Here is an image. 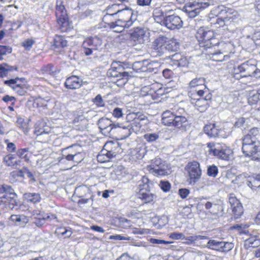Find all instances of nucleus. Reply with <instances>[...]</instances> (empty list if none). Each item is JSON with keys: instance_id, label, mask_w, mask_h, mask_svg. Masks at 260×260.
<instances>
[{"instance_id": "nucleus-1", "label": "nucleus", "mask_w": 260, "mask_h": 260, "mask_svg": "<svg viewBox=\"0 0 260 260\" xmlns=\"http://www.w3.org/2000/svg\"><path fill=\"white\" fill-rule=\"evenodd\" d=\"M251 77L255 78L260 77V70L256 66V61L249 60L234 68V77L240 78Z\"/></svg>"}, {"instance_id": "nucleus-2", "label": "nucleus", "mask_w": 260, "mask_h": 260, "mask_svg": "<svg viewBox=\"0 0 260 260\" xmlns=\"http://www.w3.org/2000/svg\"><path fill=\"white\" fill-rule=\"evenodd\" d=\"M214 32L207 27H201L197 31L196 38L200 46L205 49L210 48L218 43Z\"/></svg>"}, {"instance_id": "nucleus-3", "label": "nucleus", "mask_w": 260, "mask_h": 260, "mask_svg": "<svg viewBox=\"0 0 260 260\" xmlns=\"http://www.w3.org/2000/svg\"><path fill=\"white\" fill-rule=\"evenodd\" d=\"M242 150L245 156L254 160H260V142L257 140H252L249 136H244Z\"/></svg>"}, {"instance_id": "nucleus-4", "label": "nucleus", "mask_w": 260, "mask_h": 260, "mask_svg": "<svg viewBox=\"0 0 260 260\" xmlns=\"http://www.w3.org/2000/svg\"><path fill=\"white\" fill-rule=\"evenodd\" d=\"M82 148L79 145H73L67 147L63 150V156L58 160V162L60 163L65 162L66 160L73 161L75 163L80 162L84 158V155L81 152Z\"/></svg>"}, {"instance_id": "nucleus-5", "label": "nucleus", "mask_w": 260, "mask_h": 260, "mask_svg": "<svg viewBox=\"0 0 260 260\" xmlns=\"http://www.w3.org/2000/svg\"><path fill=\"white\" fill-rule=\"evenodd\" d=\"M146 169L154 175L167 176L171 173V168L168 164L162 162L159 158L152 160L151 164L147 166Z\"/></svg>"}, {"instance_id": "nucleus-6", "label": "nucleus", "mask_w": 260, "mask_h": 260, "mask_svg": "<svg viewBox=\"0 0 260 260\" xmlns=\"http://www.w3.org/2000/svg\"><path fill=\"white\" fill-rule=\"evenodd\" d=\"M208 151L210 154L217 156L224 160H229L233 157V151L230 148L220 146L214 143H209L207 145Z\"/></svg>"}, {"instance_id": "nucleus-7", "label": "nucleus", "mask_w": 260, "mask_h": 260, "mask_svg": "<svg viewBox=\"0 0 260 260\" xmlns=\"http://www.w3.org/2000/svg\"><path fill=\"white\" fill-rule=\"evenodd\" d=\"M185 171L188 177L190 184H194L201 178L202 173L200 164L197 161L187 163L185 167Z\"/></svg>"}, {"instance_id": "nucleus-8", "label": "nucleus", "mask_w": 260, "mask_h": 260, "mask_svg": "<svg viewBox=\"0 0 260 260\" xmlns=\"http://www.w3.org/2000/svg\"><path fill=\"white\" fill-rule=\"evenodd\" d=\"M129 39L135 45L145 44L150 41L149 33L141 27H136L130 30Z\"/></svg>"}, {"instance_id": "nucleus-9", "label": "nucleus", "mask_w": 260, "mask_h": 260, "mask_svg": "<svg viewBox=\"0 0 260 260\" xmlns=\"http://www.w3.org/2000/svg\"><path fill=\"white\" fill-rule=\"evenodd\" d=\"M210 5V2H188L185 4L184 11L189 17L193 18L199 14L202 9H205Z\"/></svg>"}, {"instance_id": "nucleus-10", "label": "nucleus", "mask_w": 260, "mask_h": 260, "mask_svg": "<svg viewBox=\"0 0 260 260\" xmlns=\"http://www.w3.org/2000/svg\"><path fill=\"white\" fill-rule=\"evenodd\" d=\"M102 40L98 37L89 38L86 39L82 44L84 48V53L87 56L92 53V50H97L102 45Z\"/></svg>"}, {"instance_id": "nucleus-11", "label": "nucleus", "mask_w": 260, "mask_h": 260, "mask_svg": "<svg viewBox=\"0 0 260 260\" xmlns=\"http://www.w3.org/2000/svg\"><path fill=\"white\" fill-rule=\"evenodd\" d=\"M205 80L203 78H197L192 79L189 83L190 89H194L196 93L195 96L201 97L205 93L207 92V89L205 85Z\"/></svg>"}, {"instance_id": "nucleus-12", "label": "nucleus", "mask_w": 260, "mask_h": 260, "mask_svg": "<svg viewBox=\"0 0 260 260\" xmlns=\"http://www.w3.org/2000/svg\"><path fill=\"white\" fill-rule=\"evenodd\" d=\"M114 144L112 142L106 143L104 149L97 156V160L100 162L109 161V159L116 155V153L112 150V146Z\"/></svg>"}, {"instance_id": "nucleus-13", "label": "nucleus", "mask_w": 260, "mask_h": 260, "mask_svg": "<svg viewBox=\"0 0 260 260\" xmlns=\"http://www.w3.org/2000/svg\"><path fill=\"white\" fill-rule=\"evenodd\" d=\"M162 25L166 26L170 29H179L182 26V21L177 15H169L165 17V20Z\"/></svg>"}, {"instance_id": "nucleus-14", "label": "nucleus", "mask_w": 260, "mask_h": 260, "mask_svg": "<svg viewBox=\"0 0 260 260\" xmlns=\"http://www.w3.org/2000/svg\"><path fill=\"white\" fill-rule=\"evenodd\" d=\"M20 80L18 79H15L6 80L5 83L10 86L19 95H23L26 92L28 87L26 84L20 83Z\"/></svg>"}, {"instance_id": "nucleus-15", "label": "nucleus", "mask_w": 260, "mask_h": 260, "mask_svg": "<svg viewBox=\"0 0 260 260\" xmlns=\"http://www.w3.org/2000/svg\"><path fill=\"white\" fill-rule=\"evenodd\" d=\"M229 202L231 206L233 212L236 216V217L241 216L243 212V207L239 200L237 199L234 194H230Z\"/></svg>"}, {"instance_id": "nucleus-16", "label": "nucleus", "mask_w": 260, "mask_h": 260, "mask_svg": "<svg viewBox=\"0 0 260 260\" xmlns=\"http://www.w3.org/2000/svg\"><path fill=\"white\" fill-rule=\"evenodd\" d=\"M123 6L122 5L114 4L112 5L109 6L106 11V14L104 15L103 18V21L105 23H108V19L114 15H117Z\"/></svg>"}, {"instance_id": "nucleus-17", "label": "nucleus", "mask_w": 260, "mask_h": 260, "mask_svg": "<svg viewBox=\"0 0 260 260\" xmlns=\"http://www.w3.org/2000/svg\"><path fill=\"white\" fill-rule=\"evenodd\" d=\"M35 133L37 136L42 135L45 134H49L51 132V128L47 124L44 120H39L35 124Z\"/></svg>"}, {"instance_id": "nucleus-18", "label": "nucleus", "mask_w": 260, "mask_h": 260, "mask_svg": "<svg viewBox=\"0 0 260 260\" xmlns=\"http://www.w3.org/2000/svg\"><path fill=\"white\" fill-rule=\"evenodd\" d=\"M170 62L172 66L177 67H185L188 63L186 57L182 56L180 53H175L170 57Z\"/></svg>"}, {"instance_id": "nucleus-19", "label": "nucleus", "mask_w": 260, "mask_h": 260, "mask_svg": "<svg viewBox=\"0 0 260 260\" xmlns=\"http://www.w3.org/2000/svg\"><path fill=\"white\" fill-rule=\"evenodd\" d=\"M167 38L160 36L156 39L152 44V47L158 52L163 53L166 50Z\"/></svg>"}, {"instance_id": "nucleus-20", "label": "nucleus", "mask_w": 260, "mask_h": 260, "mask_svg": "<svg viewBox=\"0 0 260 260\" xmlns=\"http://www.w3.org/2000/svg\"><path fill=\"white\" fill-rule=\"evenodd\" d=\"M115 32H120L125 28H127L132 26L131 21H123L121 20H117L115 22H110L107 23Z\"/></svg>"}, {"instance_id": "nucleus-21", "label": "nucleus", "mask_w": 260, "mask_h": 260, "mask_svg": "<svg viewBox=\"0 0 260 260\" xmlns=\"http://www.w3.org/2000/svg\"><path fill=\"white\" fill-rule=\"evenodd\" d=\"M82 80L77 76H72L66 79L64 85L67 88L75 89L82 85Z\"/></svg>"}, {"instance_id": "nucleus-22", "label": "nucleus", "mask_w": 260, "mask_h": 260, "mask_svg": "<svg viewBox=\"0 0 260 260\" xmlns=\"http://www.w3.org/2000/svg\"><path fill=\"white\" fill-rule=\"evenodd\" d=\"M217 46L218 51H220L225 54L231 53L234 50V45L230 41H224L221 40L220 42L218 41V43L214 45V46Z\"/></svg>"}, {"instance_id": "nucleus-23", "label": "nucleus", "mask_w": 260, "mask_h": 260, "mask_svg": "<svg viewBox=\"0 0 260 260\" xmlns=\"http://www.w3.org/2000/svg\"><path fill=\"white\" fill-rule=\"evenodd\" d=\"M191 103L194 105L198 111L201 112L205 111L208 106V101L206 98L191 97Z\"/></svg>"}, {"instance_id": "nucleus-24", "label": "nucleus", "mask_w": 260, "mask_h": 260, "mask_svg": "<svg viewBox=\"0 0 260 260\" xmlns=\"http://www.w3.org/2000/svg\"><path fill=\"white\" fill-rule=\"evenodd\" d=\"M133 14V10L129 8H121V10L118 14V20H121L122 21H131L132 25L133 24L132 20V16Z\"/></svg>"}, {"instance_id": "nucleus-25", "label": "nucleus", "mask_w": 260, "mask_h": 260, "mask_svg": "<svg viewBox=\"0 0 260 260\" xmlns=\"http://www.w3.org/2000/svg\"><path fill=\"white\" fill-rule=\"evenodd\" d=\"M8 192H9L10 194H12L11 189L9 186L0 185V193H5V194L0 197V205L4 204L7 206L8 205V203L11 201V198L8 196Z\"/></svg>"}, {"instance_id": "nucleus-26", "label": "nucleus", "mask_w": 260, "mask_h": 260, "mask_svg": "<svg viewBox=\"0 0 260 260\" xmlns=\"http://www.w3.org/2000/svg\"><path fill=\"white\" fill-rule=\"evenodd\" d=\"M108 75L113 77H120V80H122L123 84H125L127 81L128 73L123 72L122 73L119 72L117 71L116 67H112L108 71Z\"/></svg>"}, {"instance_id": "nucleus-27", "label": "nucleus", "mask_w": 260, "mask_h": 260, "mask_svg": "<svg viewBox=\"0 0 260 260\" xmlns=\"http://www.w3.org/2000/svg\"><path fill=\"white\" fill-rule=\"evenodd\" d=\"M10 220L17 226L24 227L28 222V218L24 215H12Z\"/></svg>"}, {"instance_id": "nucleus-28", "label": "nucleus", "mask_w": 260, "mask_h": 260, "mask_svg": "<svg viewBox=\"0 0 260 260\" xmlns=\"http://www.w3.org/2000/svg\"><path fill=\"white\" fill-rule=\"evenodd\" d=\"M204 132L210 137H222L220 134L221 131L217 128L215 124H207L204 127Z\"/></svg>"}, {"instance_id": "nucleus-29", "label": "nucleus", "mask_w": 260, "mask_h": 260, "mask_svg": "<svg viewBox=\"0 0 260 260\" xmlns=\"http://www.w3.org/2000/svg\"><path fill=\"white\" fill-rule=\"evenodd\" d=\"M209 58L215 61L222 62L229 59L230 56L228 54L222 53V52L218 50L213 53H210L208 54Z\"/></svg>"}, {"instance_id": "nucleus-30", "label": "nucleus", "mask_w": 260, "mask_h": 260, "mask_svg": "<svg viewBox=\"0 0 260 260\" xmlns=\"http://www.w3.org/2000/svg\"><path fill=\"white\" fill-rule=\"evenodd\" d=\"M98 125L99 128L105 131V133H109L112 129V121L108 118H102L99 120Z\"/></svg>"}, {"instance_id": "nucleus-31", "label": "nucleus", "mask_w": 260, "mask_h": 260, "mask_svg": "<svg viewBox=\"0 0 260 260\" xmlns=\"http://www.w3.org/2000/svg\"><path fill=\"white\" fill-rule=\"evenodd\" d=\"M146 189H141L138 193V197L145 203H150L156 198V196Z\"/></svg>"}, {"instance_id": "nucleus-32", "label": "nucleus", "mask_w": 260, "mask_h": 260, "mask_svg": "<svg viewBox=\"0 0 260 260\" xmlns=\"http://www.w3.org/2000/svg\"><path fill=\"white\" fill-rule=\"evenodd\" d=\"M226 244H228L229 246H230L229 247V249L232 248L233 246L232 243H225L224 242L217 241L214 240H209L206 246L209 248H211L216 250H220L221 248L225 247Z\"/></svg>"}, {"instance_id": "nucleus-33", "label": "nucleus", "mask_w": 260, "mask_h": 260, "mask_svg": "<svg viewBox=\"0 0 260 260\" xmlns=\"http://www.w3.org/2000/svg\"><path fill=\"white\" fill-rule=\"evenodd\" d=\"M153 16L155 22L161 25L163 24L165 17H164V13L161 8H155L153 12Z\"/></svg>"}, {"instance_id": "nucleus-34", "label": "nucleus", "mask_w": 260, "mask_h": 260, "mask_svg": "<svg viewBox=\"0 0 260 260\" xmlns=\"http://www.w3.org/2000/svg\"><path fill=\"white\" fill-rule=\"evenodd\" d=\"M175 115L170 111H166L162 114V123L165 125H170L173 122Z\"/></svg>"}, {"instance_id": "nucleus-35", "label": "nucleus", "mask_w": 260, "mask_h": 260, "mask_svg": "<svg viewBox=\"0 0 260 260\" xmlns=\"http://www.w3.org/2000/svg\"><path fill=\"white\" fill-rule=\"evenodd\" d=\"M244 245L247 248L256 247L260 245V240L256 236H251L245 241Z\"/></svg>"}, {"instance_id": "nucleus-36", "label": "nucleus", "mask_w": 260, "mask_h": 260, "mask_svg": "<svg viewBox=\"0 0 260 260\" xmlns=\"http://www.w3.org/2000/svg\"><path fill=\"white\" fill-rule=\"evenodd\" d=\"M247 101L250 105L258 104V107H260V97L256 92L250 91L249 92Z\"/></svg>"}, {"instance_id": "nucleus-37", "label": "nucleus", "mask_w": 260, "mask_h": 260, "mask_svg": "<svg viewBox=\"0 0 260 260\" xmlns=\"http://www.w3.org/2000/svg\"><path fill=\"white\" fill-rule=\"evenodd\" d=\"M207 238V236L202 235H193L189 237L185 236V238L183 239L185 241H184L183 243L186 245H191L194 244L197 240L206 239Z\"/></svg>"}, {"instance_id": "nucleus-38", "label": "nucleus", "mask_w": 260, "mask_h": 260, "mask_svg": "<svg viewBox=\"0 0 260 260\" xmlns=\"http://www.w3.org/2000/svg\"><path fill=\"white\" fill-rule=\"evenodd\" d=\"M24 198L28 202L34 204L39 202L41 199L40 194L38 193H26L24 194Z\"/></svg>"}, {"instance_id": "nucleus-39", "label": "nucleus", "mask_w": 260, "mask_h": 260, "mask_svg": "<svg viewBox=\"0 0 260 260\" xmlns=\"http://www.w3.org/2000/svg\"><path fill=\"white\" fill-rule=\"evenodd\" d=\"M247 185L253 190L259 188L260 177L259 176H256V177H248Z\"/></svg>"}, {"instance_id": "nucleus-40", "label": "nucleus", "mask_w": 260, "mask_h": 260, "mask_svg": "<svg viewBox=\"0 0 260 260\" xmlns=\"http://www.w3.org/2000/svg\"><path fill=\"white\" fill-rule=\"evenodd\" d=\"M166 43V50L175 51L179 49V43L175 39H168Z\"/></svg>"}, {"instance_id": "nucleus-41", "label": "nucleus", "mask_w": 260, "mask_h": 260, "mask_svg": "<svg viewBox=\"0 0 260 260\" xmlns=\"http://www.w3.org/2000/svg\"><path fill=\"white\" fill-rule=\"evenodd\" d=\"M4 161L7 166L10 167H16L20 162V160H15L14 155L12 154L6 155L4 158Z\"/></svg>"}, {"instance_id": "nucleus-42", "label": "nucleus", "mask_w": 260, "mask_h": 260, "mask_svg": "<svg viewBox=\"0 0 260 260\" xmlns=\"http://www.w3.org/2000/svg\"><path fill=\"white\" fill-rule=\"evenodd\" d=\"M39 212V211H36L34 212V215L36 216V218L39 219V220H37L35 222L36 225L38 226H41L43 225L44 223L45 220L46 219L51 218V219H54L56 218L55 215H52L51 216H43L41 219V216L40 215V213Z\"/></svg>"}, {"instance_id": "nucleus-43", "label": "nucleus", "mask_w": 260, "mask_h": 260, "mask_svg": "<svg viewBox=\"0 0 260 260\" xmlns=\"http://www.w3.org/2000/svg\"><path fill=\"white\" fill-rule=\"evenodd\" d=\"M62 0H56V14L57 16L62 17L63 19H65L66 15V11L63 5H62Z\"/></svg>"}, {"instance_id": "nucleus-44", "label": "nucleus", "mask_w": 260, "mask_h": 260, "mask_svg": "<svg viewBox=\"0 0 260 260\" xmlns=\"http://www.w3.org/2000/svg\"><path fill=\"white\" fill-rule=\"evenodd\" d=\"M186 122L187 119L184 116L175 115V118L172 124L178 128H181Z\"/></svg>"}, {"instance_id": "nucleus-45", "label": "nucleus", "mask_w": 260, "mask_h": 260, "mask_svg": "<svg viewBox=\"0 0 260 260\" xmlns=\"http://www.w3.org/2000/svg\"><path fill=\"white\" fill-rule=\"evenodd\" d=\"M247 178L246 174H242L235 177L232 180V183L238 186L242 185L245 182H247Z\"/></svg>"}, {"instance_id": "nucleus-46", "label": "nucleus", "mask_w": 260, "mask_h": 260, "mask_svg": "<svg viewBox=\"0 0 260 260\" xmlns=\"http://www.w3.org/2000/svg\"><path fill=\"white\" fill-rule=\"evenodd\" d=\"M146 61H138L134 63L133 68L137 72H147L148 68L145 66Z\"/></svg>"}, {"instance_id": "nucleus-47", "label": "nucleus", "mask_w": 260, "mask_h": 260, "mask_svg": "<svg viewBox=\"0 0 260 260\" xmlns=\"http://www.w3.org/2000/svg\"><path fill=\"white\" fill-rule=\"evenodd\" d=\"M68 41L61 36H56L54 39V45L57 47H64L67 45Z\"/></svg>"}, {"instance_id": "nucleus-48", "label": "nucleus", "mask_w": 260, "mask_h": 260, "mask_svg": "<svg viewBox=\"0 0 260 260\" xmlns=\"http://www.w3.org/2000/svg\"><path fill=\"white\" fill-rule=\"evenodd\" d=\"M144 139L148 143L156 142L159 138L158 133H146L143 136Z\"/></svg>"}, {"instance_id": "nucleus-49", "label": "nucleus", "mask_w": 260, "mask_h": 260, "mask_svg": "<svg viewBox=\"0 0 260 260\" xmlns=\"http://www.w3.org/2000/svg\"><path fill=\"white\" fill-rule=\"evenodd\" d=\"M119 133L120 134V135L119 136V139L120 140H123L127 138L131 134L130 128L126 126L121 127L119 129Z\"/></svg>"}, {"instance_id": "nucleus-50", "label": "nucleus", "mask_w": 260, "mask_h": 260, "mask_svg": "<svg viewBox=\"0 0 260 260\" xmlns=\"http://www.w3.org/2000/svg\"><path fill=\"white\" fill-rule=\"evenodd\" d=\"M13 69V67L9 66L6 63H3L0 65V77H3L6 76L9 71H11Z\"/></svg>"}, {"instance_id": "nucleus-51", "label": "nucleus", "mask_w": 260, "mask_h": 260, "mask_svg": "<svg viewBox=\"0 0 260 260\" xmlns=\"http://www.w3.org/2000/svg\"><path fill=\"white\" fill-rule=\"evenodd\" d=\"M132 233L135 235H148L151 234L150 230L145 228H134L132 229Z\"/></svg>"}, {"instance_id": "nucleus-52", "label": "nucleus", "mask_w": 260, "mask_h": 260, "mask_svg": "<svg viewBox=\"0 0 260 260\" xmlns=\"http://www.w3.org/2000/svg\"><path fill=\"white\" fill-rule=\"evenodd\" d=\"M218 172V168L215 165L209 166L207 169V175L210 177L215 178Z\"/></svg>"}, {"instance_id": "nucleus-53", "label": "nucleus", "mask_w": 260, "mask_h": 260, "mask_svg": "<svg viewBox=\"0 0 260 260\" xmlns=\"http://www.w3.org/2000/svg\"><path fill=\"white\" fill-rule=\"evenodd\" d=\"M231 17H225L224 18H218L217 19V23L220 26L223 27L224 25H228L230 24L232 21H233V19H232Z\"/></svg>"}, {"instance_id": "nucleus-54", "label": "nucleus", "mask_w": 260, "mask_h": 260, "mask_svg": "<svg viewBox=\"0 0 260 260\" xmlns=\"http://www.w3.org/2000/svg\"><path fill=\"white\" fill-rule=\"evenodd\" d=\"M48 101L41 98L36 99L34 103V105H36L37 107L47 108Z\"/></svg>"}, {"instance_id": "nucleus-55", "label": "nucleus", "mask_w": 260, "mask_h": 260, "mask_svg": "<svg viewBox=\"0 0 260 260\" xmlns=\"http://www.w3.org/2000/svg\"><path fill=\"white\" fill-rule=\"evenodd\" d=\"M35 42V41L34 40L29 38L24 40L21 44L25 50H29L32 48Z\"/></svg>"}, {"instance_id": "nucleus-56", "label": "nucleus", "mask_w": 260, "mask_h": 260, "mask_svg": "<svg viewBox=\"0 0 260 260\" xmlns=\"http://www.w3.org/2000/svg\"><path fill=\"white\" fill-rule=\"evenodd\" d=\"M181 214L186 218H191L193 217L191 209L188 206H185L182 209Z\"/></svg>"}, {"instance_id": "nucleus-57", "label": "nucleus", "mask_w": 260, "mask_h": 260, "mask_svg": "<svg viewBox=\"0 0 260 260\" xmlns=\"http://www.w3.org/2000/svg\"><path fill=\"white\" fill-rule=\"evenodd\" d=\"M12 51V49L8 46H0V60L3 59V56L6 55L7 53H10Z\"/></svg>"}, {"instance_id": "nucleus-58", "label": "nucleus", "mask_w": 260, "mask_h": 260, "mask_svg": "<svg viewBox=\"0 0 260 260\" xmlns=\"http://www.w3.org/2000/svg\"><path fill=\"white\" fill-rule=\"evenodd\" d=\"M17 155L21 158L24 159L26 161H28V150L26 148L18 150L17 152Z\"/></svg>"}, {"instance_id": "nucleus-59", "label": "nucleus", "mask_w": 260, "mask_h": 260, "mask_svg": "<svg viewBox=\"0 0 260 260\" xmlns=\"http://www.w3.org/2000/svg\"><path fill=\"white\" fill-rule=\"evenodd\" d=\"M259 129L257 127H253L250 129L248 133L245 136H249L252 140H256L255 137L259 134Z\"/></svg>"}, {"instance_id": "nucleus-60", "label": "nucleus", "mask_w": 260, "mask_h": 260, "mask_svg": "<svg viewBox=\"0 0 260 260\" xmlns=\"http://www.w3.org/2000/svg\"><path fill=\"white\" fill-rule=\"evenodd\" d=\"M159 186L164 192H168L171 189V184L167 181H161L159 184Z\"/></svg>"}, {"instance_id": "nucleus-61", "label": "nucleus", "mask_w": 260, "mask_h": 260, "mask_svg": "<svg viewBox=\"0 0 260 260\" xmlns=\"http://www.w3.org/2000/svg\"><path fill=\"white\" fill-rule=\"evenodd\" d=\"M169 237L173 240H183L185 235L181 233H172L169 234Z\"/></svg>"}, {"instance_id": "nucleus-62", "label": "nucleus", "mask_w": 260, "mask_h": 260, "mask_svg": "<svg viewBox=\"0 0 260 260\" xmlns=\"http://www.w3.org/2000/svg\"><path fill=\"white\" fill-rule=\"evenodd\" d=\"M116 260H140V258L137 256H131L127 253H123L119 258Z\"/></svg>"}, {"instance_id": "nucleus-63", "label": "nucleus", "mask_w": 260, "mask_h": 260, "mask_svg": "<svg viewBox=\"0 0 260 260\" xmlns=\"http://www.w3.org/2000/svg\"><path fill=\"white\" fill-rule=\"evenodd\" d=\"M42 72L43 74H47L51 76H53L56 73V71L53 70V67L52 66H48L44 67L42 70Z\"/></svg>"}, {"instance_id": "nucleus-64", "label": "nucleus", "mask_w": 260, "mask_h": 260, "mask_svg": "<svg viewBox=\"0 0 260 260\" xmlns=\"http://www.w3.org/2000/svg\"><path fill=\"white\" fill-rule=\"evenodd\" d=\"M222 211V207L216 204H214L210 212L213 214H218Z\"/></svg>"}]
</instances>
